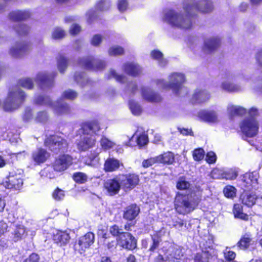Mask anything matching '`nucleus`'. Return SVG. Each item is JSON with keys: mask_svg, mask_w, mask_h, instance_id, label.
I'll list each match as a JSON object with an SVG mask.
<instances>
[{"mask_svg": "<svg viewBox=\"0 0 262 262\" xmlns=\"http://www.w3.org/2000/svg\"><path fill=\"white\" fill-rule=\"evenodd\" d=\"M198 117L207 123H215L217 121V116L214 111L202 110L198 113Z\"/></svg>", "mask_w": 262, "mask_h": 262, "instance_id": "nucleus-23", "label": "nucleus"}, {"mask_svg": "<svg viewBox=\"0 0 262 262\" xmlns=\"http://www.w3.org/2000/svg\"><path fill=\"white\" fill-rule=\"evenodd\" d=\"M95 241V235L92 232H88L84 235L81 236L78 239L77 243L75 246V249L78 250L80 253L84 251L87 248H89Z\"/></svg>", "mask_w": 262, "mask_h": 262, "instance_id": "nucleus-14", "label": "nucleus"}, {"mask_svg": "<svg viewBox=\"0 0 262 262\" xmlns=\"http://www.w3.org/2000/svg\"><path fill=\"white\" fill-rule=\"evenodd\" d=\"M151 243L150 245L148 251L155 253L156 250L159 247L160 243L162 242L161 231L160 230L155 231L153 234L150 235Z\"/></svg>", "mask_w": 262, "mask_h": 262, "instance_id": "nucleus-30", "label": "nucleus"}, {"mask_svg": "<svg viewBox=\"0 0 262 262\" xmlns=\"http://www.w3.org/2000/svg\"><path fill=\"white\" fill-rule=\"evenodd\" d=\"M70 239L69 234L66 231L57 230L52 235V239L54 243L60 246L66 245L69 242Z\"/></svg>", "mask_w": 262, "mask_h": 262, "instance_id": "nucleus-21", "label": "nucleus"}, {"mask_svg": "<svg viewBox=\"0 0 262 262\" xmlns=\"http://www.w3.org/2000/svg\"><path fill=\"white\" fill-rule=\"evenodd\" d=\"M39 256L35 253H32L23 262H39Z\"/></svg>", "mask_w": 262, "mask_h": 262, "instance_id": "nucleus-64", "label": "nucleus"}, {"mask_svg": "<svg viewBox=\"0 0 262 262\" xmlns=\"http://www.w3.org/2000/svg\"><path fill=\"white\" fill-rule=\"evenodd\" d=\"M102 40V36L100 34H97L93 36L91 43L93 46L98 47L101 44Z\"/></svg>", "mask_w": 262, "mask_h": 262, "instance_id": "nucleus-62", "label": "nucleus"}, {"mask_svg": "<svg viewBox=\"0 0 262 262\" xmlns=\"http://www.w3.org/2000/svg\"><path fill=\"white\" fill-rule=\"evenodd\" d=\"M223 191L225 196L227 198L233 199L236 196V189L233 186L227 185L225 186Z\"/></svg>", "mask_w": 262, "mask_h": 262, "instance_id": "nucleus-41", "label": "nucleus"}, {"mask_svg": "<svg viewBox=\"0 0 262 262\" xmlns=\"http://www.w3.org/2000/svg\"><path fill=\"white\" fill-rule=\"evenodd\" d=\"M158 163L164 165H171L175 161L174 154L171 151L164 152L156 156Z\"/></svg>", "mask_w": 262, "mask_h": 262, "instance_id": "nucleus-28", "label": "nucleus"}, {"mask_svg": "<svg viewBox=\"0 0 262 262\" xmlns=\"http://www.w3.org/2000/svg\"><path fill=\"white\" fill-rule=\"evenodd\" d=\"M78 96L77 93L71 89L64 91L61 95V99L69 100H74Z\"/></svg>", "mask_w": 262, "mask_h": 262, "instance_id": "nucleus-42", "label": "nucleus"}, {"mask_svg": "<svg viewBox=\"0 0 262 262\" xmlns=\"http://www.w3.org/2000/svg\"><path fill=\"white\" fill-rule=\"evenodd\" d=\"M121 230V229L118 225L114 224L110 226L109 231L113 237H115L117 238L119 236H120L123 232Z\"/></svg>", "mask_w": 262, "mask_h": 262, "instance_id": "nucleus-54", "label": "nucleus"}, {"mask_svg": "<svg viewBox=\"0 0 262 262\" xmlns=\"http://www.w3.org/2000/svg\"><path fill=\"white\" fill-rule=\"evenodd\" d=\"M101 129L100 123L96 120H88L82 122L80 124V127L79 130L83 135L97 134Z\"/></svg>", "mask_w": 262, "mask_h": 262, "instance_id": "nucleus-12", "label": "nucleus"}, {"mask_svg": "<svg viewBox=\"0 0 262 262\" xmlns=\"http://www.w3.org/2000/svg\"><path fill=\"white\" fill-rule=\"evenodd\" d=\"M68 59L63 54H59L57 59V67L60 73H63L68 67Z\"/></svg>", "mask_w": 262, "mask_h": 262, "instance_id": "nucleus-37", "label": "nucleus"}, {"mask_svg": "<svg viewBox=\"0 0 262 262\" xmlns=\"http://www.w3.org/2000/svg\"><path fill=\"white\" fill-rule=\"evenodd\" d=\"M243 206L241 204H234L233 212L235 217L246 220V214L243 213Z\"/></svg>", "mask_w": 262, "mask_h": 262, "instance_id": "nucleus-43", "label": "nucleus"}, {"mask_svg": "<svg viewBox=\"0 0 262 262\" xmlns=\"http://www.w3.org/2000/svg\"><path fill=\"white\" fill-rule=\"evenodd\" d=\"M210 98V95L206 90L196 89L192 95V99L194 103H201L206 102Z\"/></svg>", "mask_w": 262, "mask_h": 262, "instance_id": "nucleus-27", "label": "nucleus"}, {"mask_svg": "<svg viewBox=\"0 0 262 262\" xmlns=\"http://www.w3.org/2000/svg\"><path fill=\"white\" fill-rule=\"evenodd\" d=\"M9 18L14 21H20L29 18L31 14L28 11H16L9 13Z\"/></svg>", "mask_w": 262, "mask_h": 262, "instance_id": "nucleus-33", "label": "nucleus"}, {"mask_svg": "<svg viewBox=\"0 0 262 262\" xmlns=\"http://www.w3.org/2000/svg\"><path fill=\"white\" fill-rule=\"evenodd\" d=\"M49 115L46 111H40L37 113L34 118L36 123L46 124L49 120Z\"/></svg>", "mask_w": 262, "mask_h": 262, "instance_id": "nucleus-36", "label": "nucleus"}, {"mask_svg": "<svg viewBox=\"0 0 262 262\" xmlns=\"http://www.w3.org/2000/svg\"><path fill=\"white\" fill-rule=\"evenodd\" d=\"M118 177L119 178L122 189L125 192L134 189L140 183L139 174L134 172L119 174Z\"/></svg>", "mask_w": 262, "mask_h": 262, "instance_id": "nucleus-6", "label": "nucleus"}, {"mask_svg": "<svg viewBox=\"0 0 262 262\" xmlns=\"http://www.w3.org/2000/svg\"><path fill=\"white\" fill-rule=\"evenodd\" d=\"M44 145L55 154L64 151L68 148L67 140L60 136L53 135L47 137L44 141Z\"/></svg>", "mask_w": 262, "mask_h": 262, "instance_id": "nucleus-4", "label": "nucleus"}, {"mask_svg": "<svg viewBox=\"0 0 262 262\" xmlns=\"http://www.w3.org/2000/svg\"><path fill=\"white\" fill-rule=\"evenodd\" d=\"M193 262H208V259L205 256L203 252H198L194 256Z\"/></svg>", "mask_w": 262, "mask_h": 262, "instance_id": "nucleus-61", "label": "nucleus"}, {"mask_svg": "<svg viewBox=\"0 0 262 262\" xmlns=\"http://www.w3.org/2000/svg\"><path fill=\"white\" fill-rule=\"evenodd\" d=\"M258 110L252 107L249 110L247 117V137H255L258 133L259 124L257 120L258 116Z\"/></svg>", "mask_w": 262, "mask_h": 262, "instance_id": "nucleus-8", "label": "nucleus"}, {"mask_svg": "<svg viewBox=\"0 0 262 262\" xmlns=\"http://www.w3.org/2000/svg\"><path fill=\"white\" fill-rule=\"evenodd\" d=\"M36 103L39 105H49L52 106L53 102L49 97L43 95L38 96L35 99Z\"/></svg>", "mask_w": 262, "mask_h": 262, "instance_id": "nucleus-47", "label": "nucleus"}, {"mask_svg": "<svg viewBox=\"0 0 262 262\" xmlns=\"http://www.w3.org/2000/svg\"><path fill=\"white\" fill-rule=\"evenodd\" d=\"M141 94L143 99L148 102L158 103L162 100V97L159 93L148 87H142Z\"/></svg>", "mask_w": 262, "mask_h": 262, "instance_id": "nucleus-18", "label": "nucleus"}, {"mask_svg": "<svg viewBox=\"0 0 262 262\" xmlns=\"http://www.w3.org/2000/svg\"><path fill=\"white\" fill-rule=\"evenodd\" d=\"M117 245L122 249L133 251L137 248V239L130 232H122L119 237L116 238Z\"/></svg>", "mask_w": 262, "mask_h": 262, "instance_id": "nucleus-9", "label": "nucleus"}, {"mask_svg": "<svg viewBox=\"0 0 262 262\" xmlns=\"http://www.w3.org/2000/svg\"><path fill=\"white\" fill-rule=\"evenodd\" d=\"M150 56L152 59L161 61L163 59V54L158 50H154L150 52Z\"/></svg>", "mask_w": 262, "mask_h": 262, "instance_id": "nucleus-58", "label": "nucleus"}, {"mask_svg": "<svg viewBox=\"0 0 262 262\" xmlns=\"http://www.w3.org/2000/svg\"><path fill=\"white\" fill-rule=\"evenodd\" d=\"M15 30L17 35L21 37L28 34L29 28L27 25L21 24L17 26L15 28Z\"/></svg>", "mask_w": 262, "mask_h": 262, "instance_id": "nucleus-52", "label": "nucleus"}, {"mask_svg": "<svg viewBox=\"0 0 262 262\" xmlns=\"http://www.w3.org/2000/svg\"><path fill=\"white\" fill-rule=\"evenodd\" d=\"M238 176V171L235 168H230L223 173V177L226 180H234Z\"/></svg>", "mask_w": 262, "mask_h": 262, "instance_id": "nucleus-48", "label": "nucleus"}, {"mask_svg": "<svg viewBox=\"0 0 262 262\" xmlns=\"http://www.w3.org/2000/svg\"><path fill=\"white\" fill-rule=\"evenodd\" d=\"M23 176L20 173L12 170L3 181L2 184L7 189L19 191L23 186Z\"/></svg>", "mask_w": 262, "mask_h": 262, "instance_id": "nucleus-5", "label": "nucleus"}, {"mask_svg": "<svg viewBox=\"0 0 262 262\" xmlns=\"http://www.w3.org/2000/svg\"><path fill=\"white\" fill-rule=\"evenodd\" d=\"M256 190L247 189V207H250L255 204L258 198L256 193Z\"/></svg>", "mask_w": 262, "mask_h": 262, "instance_id": "nucleus-35", "label": "nucleus"}, {"mask_svg": "<svg viewBox=\"0 0 262 262\" xmlns=\"http://www.w3.org/2000/svg\"><path fill=\"white\" fill-rule=\"evenodd\" d=\"M206 161L209 164L214 163L216 161V156L213 151L208 152L206 156Z\"/></svg>", "mask_w": 262, "mask_h": 262, "instance_id": "nucleus-63", "label": "nucleus"}, {"mask_svg": "<svg viewBox=\"0 0 262 262\" xmlns=\"http://www.w3.org/2000/svg\"><path fill=\"white\" fill-rule=\"evenodd\" d=\"M31 49L29 42L17 41L9 51L10 54L15 58H20L27 54Z\"/></svg>", "mask_w": 262, "mask_h": 262, "instance_id": "nucleus-11", "label": "nucleus"}, {"mask_svg": "<svg viewBox=\"0 0 262 262\" xmlns=\"http://www.w3.org/2000/svg\"><path fill=\"white\" fill-rule=\"evenodd\" d=\"M110 75L114 77L116 80L121 83L124 82L125 77L122 74H118L115 70L110 71Z\"/></svg>", "mask_w": 262, "mask_h": 262, "instance_id": "nucleus-59", "label": "nucleus"}, {"mask_svg": "<svg viewBox=\"0 0 262 262\" xmlns=\"http://www.w3.org/2000/svg\"><path fill=\"white\" fill-rule=\"evenodd\" d=\"M81 31V26L76 23L71 25L69 29V33L72 36L78 35Z\"/></svg>", "mask_w": 262, "mask_h": 262, "instance_id": "nucleus-57", "label": "nucleus"}, {"mask_svg": "<svg viewBox=\"0 0 262 262\" xmlns=\"http://www.w3.org/2000/svg\"><path fill=\"white\" fill-rule=\"evenodd\" d=\"M136 142L140 148L142 147L148 142V136L145 134H140L137 138Z\"/></svg>", "mask_w": 262, "mask_h": 262, "instance_id": "nucleus-53", "label": "nucleus"}, {"mask_svg": "<svg viewBox=\"0 0 262 262\" xmlns=\"http://www.w3.org/2000/svg\"><path fill=\"white\" fill-rule=\"evenodd\" d=\"M158 163L156 156L144 160L142 163L143 167L146 168L152 165Z\"/></svg>", "mask_w": 262, "mask_h": 262, "instance_id": "nucleus-56", "label": "nucleus"}, {"mask_svg": "<svg viewBox=\"0 0 262 262\" xmlns=\"http://www.w3.org/2000/svg\"><path fill=\"white\" fill-rule=\"evenodd\" d=\"M11 234L12 240L16 243L25 238L27 235V232L23 225H17L15 226Z\"/></svg>", "mask_w": 262, "mask_h": 262, "instance_id": "nucleus-25", "label": "nucleus"}, {"mask_svg": "<svg viewBox=\"0 0 262 262\" xmlns=\"http://www.w3.org/2000/svg\"><path fill=\"white\" fill-rule=\"evenodd\" d=\"M258 173L254 171L248 172V179L247 180V189L248 190H257L258 189Z\"/></svg>", "mask_w": 262, "mask_h": 262, "instance_id": "nucleus-29", "label": "nucleus"}, {"mask_svg": "<svg viewBox=\"0 0 262 262\" xmlns=\"http://www.w3.org/2000/svg\"><path fill=\"white\" fill-rule=\"evenodd\" d=\"M100 143L101 147L105 150L110 149L114 145V143L112 141L104 136L101 138Z\"/></svg>", "mask_w": 262, "mask_h": 262, "instance_id": "nucleus-50", "label": "nucleus"}, {"mask_svg": "<svg viewBox=\"0 0 262 262\" xmlns=\"http://www.w3.org/2000/svg\"><path fill=\"white\" fill-rule=\"evenodd\" d=\"M122 165L120 161L114 158H108L104 162V170L106 172H113L117 171Z\"/></svg>", "mask_w": 262, "mask_h": 262, "instance_id": "nucleus-26", "label": "nucleus"}, {"mask_svg": "<svg viewBox=\"0 0 262 262\" xmlns=\"http://www.w3.org/2000/svg\"><path fill=\"white\" fill-rule=\"evenodd\" d=\"M26 94L21 90L9 91L4 102V110L12 112L17 109L25 101Z\"/></svg>", "mask_w": 262, "mask_h": 262, "instance_id": "nucleus-3", "label": "nucleus"}, {"mask_svg": "<svg viewBox=\"0 0 262 262\" xmlns=\"http://www.w3.org/2000/svg\"><path fill=\"white\" fill-rule=\"evenodd\" d=\"M72 179L74 181L79 184H84L88 181L87 175L82 172H75L72 175Z\"/></svg>", "mask_w": 262, "mask_h": 262, "instance_id": "nucleus-38", "label": "nucleus"}, {"mask_svg": "<svg viewBox=\"0 0 262 262\" xmlns=\"http://www.w3.org/2000/svg\"><path fill=\"white\" fill-rule=\"evenodd\" d=\"M96 142V138L92 135H84L77 143V147L79 151H85L93 148Z\"/></svg>", "mask_w": 262, "mask_h": 262, "instance_id": "nucleus-17", "label": "nucleus"}, {"mask_svg": "<svg viewBox=\"0 0 262 262\" xmlns=\"http://www.w3.org/2000/svg\"><path fill=\"white\" fill-rule=\"evenodd\" d=\"M140 212V207L136 204L132 203L127 206L123 212V218L125 221L136 220Z\"/></svg>", "mask_w": 262, "mask_h": 262, "instance_id": "nucleus-19", "label": "nucleus"}, {"mask_svg": "<svg viewBox=\"0 0 262 262\" xmlns=\"http://www.w3.org/2000/svg\"><path fill=\"white\" fill-rule=\"evenodd\" d=\"M128 105L130 110L134 115H139L142 112V109L140 105L133 100H129Z\"/></svg>", "mask_w": 262, "mask_h": 262, "instance_id": "nucleus-40", "label": "nucleus"}, {"mask_svg": "<svg viewBox=\"0 0 262 262\" xmlns=\"http://www.w3.org/2000/svg\"><path fill=\"white\" fill-rule=\"evenodd\" d=\"M221 45V39L218 37H211L204 42L203 50L208 53L215 51Z\"/></svg>", "mask_w": 262, "mask_h": 262, "instance_id": "nucleus-20", "label": "nucleus"}, {"mask_svg": "<svg viewBox=\"0 0 262 262\" xmlns=\"http://www.w3.org/2000/svg\"><path fill=\"white\" fill-rule=\"evenodd\" d=\"M185 81V77L184 74L174 73L170 76L168 86L176 94L178 95L179 92L182 88V84Z\"/></svg>", "mask_w": 262, "mask_h": 262, "instance_id": "nucleus-15", "label": "nucleus"}, {"mask_svg": "<svg viewBox=\"0 0 262 262\" xmlns=\"http://www.w3.org/2000/svg\"><path fill=\"white\" fill-rule=\"evenodd\" d=\"M183 8L185 15L170 10L165 14V19L172 26L188 29L192 26V18L196 16L198 12L210 13L213 9V6L210 0L192 1L184 4Z\"/></svg>", "mask_w": 262, "mask_h": 262, "instance_id": "nucleus-1", "label": "nucleus"}, {"mask_svg": "<svg viewBox=\"0 0 262 262\" xmlns=\"http://www.w3.org/2000/svg\"><path fill=\"white\" fill-rule=\"evenodd\" d=\"M123 69L124 73L133 77L138 76L141 72V68L138 64L130 62L125 63Z\"/></svg>", "mask_w": 262, "mask_h": 262, "instance_id": "nucleus-22", "label": "nucleus"}, {"mask_svg": "<svg viewBox=\"0 0 262 262\" xmlns=\"http://www.w3.org/2000/svg\"><path fill=\"white\" fill-rule=\"evenodd\" d=\"M73 157L68 154H60L52 163V168L56 172H62L73 164Z\"/></svg>", "mask_w": 262, "mask_h": 262, "instance_id": "nucleus-10", "label": "nucleus"}, {"mask_svg": "<svg viewBox=\"0 0 262 262\" xmlns=\"http://www.w3.org/2000/svg\"><path fill=\"white\" fill-rule=\"evenodd\" d=\"M56 76L55 72L52 73H39L35 77V81L40 89L50 88L53 85Z\"/></svg>", "mask_w": 262, "mask_h": 262, "instance_id": "nucleus-13", "label": "nucleus"}, {"mask_svg": "<svg viewBox=\"0 0 262 262\" xmlns=\"http://www.w3.org/2000/svg\"><path fill=\"white\" fill-rule=\"evenodd\" d=\"M205 154V151L202 148H196L192 152L193 158L195 161H201L204 159Z\"/></svg>", "mask_w": 262, "mask_h": 262, "instance_id": "nucleus-49", "label": "nucleus"}, {"mask_svg": "<svg viewBox=\"0 0 262 262\" xmlns=\"http://www.w3.org/2000/svg\"><path fill=\"white\" fill-rule=\"evenodd\" d=\"M65 196L64 190L56 187L52 193V196L56 201H60L63 199Z\"/></svg>", "mask_w": 262, "mask_h": 262, "instance_id": "nucleus-46", "label": "nucleus"}, {"mask_svg": "<svg viewBox=\"0 0 262 262\" xmlns=\"http://www.w3.org/2000/svg\"><path fill=\"white\" fill-rule=\"evenodd\" d=\"M190 184L183 177L180 178L177 182L176 187L179 190H186L189 188Z\"/></svg>", "mask_w": 262, "mask_h": 262, "instance_id": "nucleus-45", "label": "nucleus"}, {"mask_svg": "<svg viewBox=\"0 0 262 262\" xmlns=\"http://www.w3.org/2000/svg\"><path fill=\"white\" fill-rule=\"evenodd\" d=\"M128 6L127 0H118L117 3V8L120 12H124L125 11Z\"/></svg>", "mask_w": 262, "mask_h": 262, "instance_id": "nucleus-60", "label": "nucleus"}, {"mask_svg": "<svg viewBox=\"0 0 262 262\" xmlns=\"http://www.w3.org/2000/svg\"><path fill=\"white\" fill-rule=\"evenodd\" d=\"M54 113L57 115H67L71 113V108L68 103L58 100L54 106Z\"/></svg>", "mask_w": 262, "mask_h": 262, "instance_id": "nucleus-31", "label": "nucleus"}, {"mask_svg": "<svg viewBox=\"0 0 262 262\" xmlns=\"http://www.w3.org/2000/svg\"><path fill=\"white\" fill-rule=\"evenodd\" d=\"M246 114V108L240 106L232 105L228 108V115L230 119L235 117H242Z\"/></svg>", "mask_w": 262, "mask_h": 262, "instance_id": "nucleus-32", "label": "nucleus"}, {"mask_svg": "<svg viewBox=\"0 0 262 262\" xmlns=\"http://www.w3.org/2000/svg\"><path fill=\"white\" fill-rule=\"evenodd\" d=\"M99 156V153L95 151H91L89 154H88L86 156V159L85 161L86 163H88L89 164H92V163L96 160L97 158H98Z\"/></svg>", "mask_w": 262, "mask_h": 262, "instance_id": "nucleus-55", "label": "nucleus"}, {"mask_svg": "<svg viewBox=\"0 0 262 262\" xmlns=\"http://www.w3.org/2000/svg\"><path fill=\"white\" fill-rule=\"evenodd\" d=\"M49 154L47 151L41 147L37 148L36 150L33 151L32 154V160L37 164L45 162Z\"/></svg>", "mask_w": 262, "mask_h": 262, "instance_id": "nucleus-24", "label": "nucleus"}, {"mask_svg": "<svg viewBox=\"0 0 262 262\" xmlns=\"http://www.w3.org/2000/svg\"><path fill=\"white\" fill-rule=\"evenodd\" d=\"M78 64L85 69L94 71L103 70L106 67V63L104 60L97 58L92 55L79 58Z\"/></svg>", "mask_w": 262, "mask_h": 262, "instance_id": "nucleus-7", "label": "nucleus"}, {"mask_svg": "<svg viewBox=\"0 0 262 262\" xmlns=\"http://www.w3.org/2000/svg\"><path fill=\"white\" fill-rule=\"evenodd\" d=\"M201 201V195L194 191L179 193L175 198L174 207L179 214L186 215L196 209Z\"/></svg>", "mask_w": 262, "mask_h": 262, "instance_id": "nucleus-2", "label": "nucleus"}, {"mask_svg": "<svg viewBox=\"0 0 262 262\" xmlns=\"http://www.w3.org/2000/svg\"><path fill=\"white\" fill-rule=\"evenodd\" d=\"M17 86L22 87L26 89L31 90L34 87V82L31 78L23 77L20 78L17 81Z\"/></svg>", "mask_w": 262, "mask_h": 262, "instance_id": "nucleus-34", "label": "nucleus"}, {"mask_svg": "<svg viewBox=\"0 0 262 262\" xmlns=\"http://www.w3.org/2000/svg\"><path fill=\"white\" fill-rule=\"evenodd\" d=\"M66 36V32L64 30L59 28H55L52 32V37L54 39H61Z\"/></svg>", "mask_w": 262, "mask_h": 262, "instance_id": "nucleus-51", "label": "nucleus"}, {"mask_svg": "<svg viewBox=\"0 0 262 262\" xmlns=\"http://www.w3.org/2000/svg\"><path fill=\"white\" fill-rule=\"evenodd\" d=\"M104 188L110 196H114L118 194L122 188L119 177L117 176L107 180L104 183Z\"/></svg>", "mask_w": 262, "mask_h": 262, "instance_id": "nucleus-16", "label": "nucleus"}, {"mask_svg": "<svg viewBox=\"0 0 262 262\" xmlns=\"http://www.w3.org/2000/svg\"><path fill=\"white\" fill-rule=\"evenodd\" d=\"M223 89L229 92H236L240 90V86L230 82H224L222 84Z\"/></svg>", "mask_w": 262, "mask_h": 262, "instance_id": "nucleus-44", "label": "nucleus"}, {"mask_svg": "<svg viewBox=\"0 0 262 262\" xmlns=\"http://www.w3.org/2000/svg\"><path fill=\"white\" fill-rule=\"evenodd\" d=\"M108 53L111 56H122L125 53V50L120 46H114L109 48Z\"/></svg>", "mask_w": 262, "mask_h": 262, "instance_id": "nucleus-39", "label": "nucleus"}]
</instances>
